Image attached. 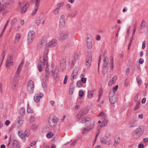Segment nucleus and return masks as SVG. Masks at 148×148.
Listing matches in <instances>:
<instances>
[{
	"instance_id": "obj_15",
	"label": "nucleus",
	"mask_w": 148,
	"mask_h": 148,
	"mask_svg": "<svg viewBox=\"0 0 148 148\" xmlns=\"http://www.w3.org/2000/svg\"><path fill=\"white\" fill-rule=\"evenodd\" d=\"M35 3L34 8L33 10V11L32 14V16L35 15L37 11H38V8L39 6L40 2H34Z\"/></svg>"
},
{
	"instance_id": "obj_43",
	"label": "nucleus",
	"mask_w": 148,
	"mask_h": 148,
	"mask_svg": "<svg viewBox=\"0 0 148 148\" xmlns=\"http://www.w3.org/2000/svg\"><path fill=\"white\" fill-rule=\"evenodd\" d=\"M42 85L44 90H46L47 89V86L46 82L43 81L42 82Z\"/></svg>"
},
{
	"instance_id": "obj_10",
	"label": "nucleus",
	"mask_w": 148,
	"mask_h": 148,
	"mask_svg": "<svg viewBox=\"0 0 148 148\" xmlns=\"http://www.w3.org/2000/svg\"><path fill=\"white\" fill-rule=\"evenodd\" d=\"M95 122L94 121L92 124L91 123V122H88L86 123V127L84 128V130L85 131H87L88 130L92 129L94 125Z\"/></svg>"
},
{
	"instance_id": "obj_14",
	"label": "nucleus",
	"mask_w": 148,
	"mask_h": 148,
	"mask_svg": "<svg viewBox=\"0 0 148 148\" xmlns=\"http://www.w3.org/2000/svg\"><path fill=\"white\" fill-rule=\"evenodd\" d=\"M92 58L91 56L88 55L86 60V65L87 66V68H89L91 62Z\"/></svg>"
},
{
	"instance_id": "obj_32",
	"label": "nucleus",
	"mask_w": 148,
	"mask_h": 148,
	"mask_svg": "<svg viewBox=\"0 0 148 148\" xmlns=\"http://www.w3.org/2000/svg\"><path fill=\"white\" fill-rule=\"evenodd\" d=\"M94 90H89L88 92L87 97L88 98H91L94 95Z\"/></svg>"
},
{
	"instance_id": "obj_44",
	"label": "nucleus",
	"mask_w": 148,
	"mask_h": 148,
	"mask_svg": "<svg viewBox=\"0 0 148 148\" xmlns=\"http://www.w3.org/2000/svg\"><path fill=\"white\" fill-rule=\"evenodd\" d=\"M22 68V66H21V64H19L17 69L16 74V75H19V74Z\"/></svg>"
},
{
	"instance_id": "obj_38",
	"label": "nucleus",
	"mask_w": 148,
	"mask_h": 148,
	"mask_svg": "<svg viewBox=\"0 0 148 148\" xmlns=\"http://www.w3.org/2000/svg\"><path fill=\"white\" fill-rule=\"evenodd\" d=\"M13 64V63L12 61L8 60H6L5 65L6 67H9L10 65H12Z\"/></svg>"
},
{
	"instance_id": "obj_48",
	"label": "nucleus",
	"mask_w": 148,
	"mask_h": 148,
	"mask_svg": "<svg viewBox=\"0 0 148 148\" xmlns=\"http://www.w3.org/2000/svg\"><path fill=\"white\" fill-rule=\"evenodd\" d=\"M17 19L16 18H14L13 19L11 22V25H13L15 23H16L17 22Z\"/></svg>"
},
{
	"instance_id": "obj_16",
	"label": "nucleus",
	"mask_w": 148,
	"mask_h": 148,
	"mask_svg": "<svg viewBox=\"0 0 148 148\" xmlns=\"http://www.w3.org/2000/svg\"><path fill=\"white\" fill-rule=\"evenodd\" d=\"M49 52V49H46L45 51V53L43 56V62L44 64H47L48 61V57L47 54Z\"/></svg>"
},
{
	"instance_id": "obj_24",
	"label": "nucleus",
	"mask_w": 148,
	"mask_h": 148,
	"mask_svg": "<svg viewBox=\"0 0 148 148\" xmlns=\"http://www.w3.org/2000/svg\"><path fill=\"white\" fill-rule=\"evenodd\" d=\"M101 142L103 144L106 145H109L110 144V140H107L105 138H101L100 140Z\"/></svg>"
},
{
	"instance_id": "obj_19",
	"label": "nucleus",
	"mask_w": 148,
	"mask_h": 148,
	"mask_svg": "<svg viewBox=\"0 0 148 148\" xmlns=\"http://www.w3.org/2000/svg\"><path fill=\"white\" fill-rule=\"evenodd\" d=\"M43 96L42 94H35L34 96V100L36 102L39 101L40 98Z\"/></svg>"
},
{
	"instance_id": "obj_63",
	"label": "nucleus",
	"mask_w": 148,
	"mask_h": 148,
	"mask_svg": "<svg viewBox=\"0 0 148 148\" xmlns=\"http://www.w3.org/2000/svg\"><path fill=\"white\" fill-rule=\"evenodd\" d=\"M86 79L84 77H82L81 79V81L84 83H85L86 82Z\"/></svg>"
},
{
	"instance_id": "obj_26",
	"label": "nucleus",
	"mask_w": 148,
	"mask_h": 148,
	"mask_svg": "<svg viewBox=\"0 0 148 148\" xmlns=\"http://www.w3.org/2000/svg\"><path fill=\"white\" fill-rule=\"evenodd\" d=\"M82 123H86L88 122H91V120L89 117H83L82 119Z\"/></svg>"
},
{
	"instance_id": "obj_56",
	"label": "nucleus",
	"mask_w": 148,
	"mask_h": 148,
	"mask_svg": "<svg viewBox=\"0 0 148 148\" xmlns=\"http://www.w3.org/2000/svg\"><path fill=\"white\" fill-rule=\"evenodd\" d=\"M43 63L44 65V66H46L45 71H46V72H47L48 73V72H49V70L48 69V62H47V64H45L44 63V62H43Z\"/></svg>"
},
{
	"instance_id": "obj_42",
	"label": "nucleus",
	"mask_w": 148,
	"mask_h": 148,
	"mask_svg": "<svg viewBox=\"0 0 148 148\" xmlns=\"http://www.w3.org/2000/svg\"><path fill=\"white\" fill-rule=\"evenodd\" d=\"M136 80L138 83V85L139 86L140 85L141 83L142 82V80L141 79L140 77L138 76L136 78Z\"/></svg>"
},
{
	"instance_id": "obj_33",
	"label": "nucleus",
	"mask_w": 148,
	"mask_h": 148,
	"mask_svg": "<svg viewBox=\"0 0 148 148\" xmlns=\"http://www.w3.org/2000/svg\"><path fill=\"white\" fill-rule=\"evenodd\" d=\"M13 145H11V148H14L13 147L14 145L16 146L17 148H19L20 146L16 140L13 141Z\"/></svg>"
},
{
	"instance_id": "obj_62",
	"label": "nucleus",
	"mask_w": 148,
	"mask_h": 148,
	"mask_svg": "<svg viewBox=\"0 0 148 148\" xmlns=\"http://www.w3.org/2000/svg\"><path fill=\"white\" fill-rule=\"evenodd\" d=\"M101 61V56H100L99 57V59L98 63V72H99V65Z\"/></svg>"
},
{
	"instance_id": "obj_64",
	"label": "nucleus",
	"mask_w": 148,
	"mask_h": 148,
	"mask_svg": "<svg viewBox=\"0 0 148 148\" xmlns=\"http://www.w3.org/2000/svg\"><path fill=\"white\" fill-rule=\"evenodd\" d=\"M139 95V93L138 92L136 94L135 96L134 97V100L136 101L138 99V96Z\"/></svg>"
},
{
	"instance_id": "obj_21",
	"label": "nucleus",
	"mask_w": 148,
	"mask_h": 148,
	"mask_svg": "<svg viewBox=\"0 0 148 148\" xmlns=\"http://www.w3.org/2000/svg\"><path fill=\"white\" fill-rule=\"evenodd\" d=\"M117 79V76L116 75L114 76L112 79L108 82V85L109 86H111L112 84L115 83Z\"/></svg>"
},
{
	"instance_id": "obj_34",
	"label": "nucleus",
	"mask_w": 148,
	"mask_h": 148,
	"mask_svg": "<svg viewBox=\"0 0 148 148\" xmlns=\"http://www.w3.org/2000/svg\"><path fill=\"white\" fill-rule=\"evenodd\" d=\"M115 142L114 143V146H116L119 144L120 142V138L119 137H116L114 139Z\"/></svg>"
},
{
	"instance_id": "obj_30",
	"label": "nucleus",
	"mask_w": 148,
	"mask_h": 148,
	"mask_svg": "<svg viewBox=\"0 0 148 148\" xmlns=\"http://www.w3.org/2000/svg\"><path fill=\"white\" fill-rule=\"evenodd\" d=\"M77 71H75L74 70L71 74V80H73L74 79H75L77 76Z\"/></svg>"
},
{
	"instance_id": "obj_8",
	"label": "nucleus",
	"mask_w": 148,
	"mask_h": 148,
	"mask_svg": "<svg viewBox=\"0 0 148 148\" xmlns=\"http://www.w3.org/2000/svg\"><path fill=\"white\" fill-rule=\"evenodd\" d=\"M58 44V41L55 39H53L47 44V46L50 47H53Z\"/></svg>"
},
{
	"instance_id": "obj_45",
	"label": "nucleus",
	"mask_w": 148,
	"mask_h": 148,
	"mask_svg": "<svg viewBox=\"0 0 148 148\" xmlns=\"http://www.w3.org/2000/svg\"><path fill=\"white\" fill-rule=\"evenodd\" d=\"M29 134L30 132L29 130H26L25 131L24 135L25 138V137H28Z\"/></svg>"
},
{
	"instance_id": "obj_5",
	"label": "nucleus",
	"mask_w": 148,
	"mask_h": 148,
	"mask_svg": "<svg viewBox=\"0 0 148 148\" xmlns=\"http://www.w3.org/2000/svg\"><path fill=\"white\" fill-rule=\"evenodd\" d=\"M34 86L32 81L30 80L28 82L27 85V90L30 94L33 93L34 90Z\"/></svg>"
},
{
	"instance_id": "obj_17",
	"label": "nucleus",
	"mask_w": 148,
	"mask_h": 148,
	"mask_svg": "<svg viewBox=\"0 0 148 148\" xmlns=\"http://www.w3.org/2000/svg\"><path fill=\"white\" fill-rule=\"evenodd\" d=\"M68 36V34L66 32H63L62 33L59 38L60 40L62 41L66 39Z\"/></svg>"
},
{
	"instance_id": "obj_58",
	"label": "nucleus",
	"mask_w": 148,
	"mask_h": 148,
	"mask_svg": "<svg viewBox=\"0 0 148 148\" xmlns=\"http://www.w3.org/2000/svg\"><path fill=\"white\" fill-rule=\"evenodd\" d=\"M74 88V87L70 88L69 91V95H72L73 93Z\"/></svg>"
},
{
	"instance_id": "obj_25",
	"label": "nucleus",
	"mask_w": 148,
	"mask_h": 148,
	"mask_svg": "<svg viewBox=\"0 0 148 148\" xmlns=\"http://www.w3.org/2000/svg\"><path fill=\"white\" fill-rule=\"evenodd\" d=\"M103 61L104 62L103 65L104 68H107L108 64V58L107 57H105L103 59Z\"/></svg>"
},
{
	"instance_id": "obj_6",
	"label": "nucleus",
	"mask_w": 148,
	"mask_h": 148,
	"mask_svg": "<svg viewBox=\"0 0 148 148\" xmlns=\"http://www.w3.org/2000/svg\"><path fill=\"white\" fill-rule=\"evenodd\" d=\"M19 76L15 75L14 79L13 81L12 86V88L13 90H15L16 89V86L18 84V82L19 79Z\"/></svg>"
},
{
	"instance_id": "obj_55",
	"label": "nucleus",
	"mask_w": 148,
	"mask_h": 148,
	"mask_svg": "<svg viewBox=\"0 0 148 148\" xmlns=\"http://www.w3.org/2000/svg\"><path fill=\"white\" fill-rule=\"evenodd\" d=\"M27 112L28 113H31L33 112V111L31 110L30 107L28 106L27 108Z\"/></svg>"
},
{
	"instance_id": "obj_40",
	"label": "nucleus",
	"mask_w": 148,
	"mask_h": 148,
	"mask_svg": "<svg viewBox=\"0 0 148 148\" xmlns=\"http://www.w3.org/2000/svg\"><path fill=\"white\" fill-rule=\"evenodd\" d=\"M79 112L83 116L88 113V111L87 110L84 109L81 111Z\"/></svg>"
},
{
	"instance_id": "obj_50",
	"label": "nucleus",
	"mask_w": 148,
	"mask_h": 148,
	"mask_svg": "<svg viewBox=\"0 0 148 148\" xmlns=\"http://www.w3.org/2000/svg\"><path fill=\"white\" fill-rule=\"evenodd\" d=\"M77 86L79 87H81L82 85V84L81 81L79 80L77 82Z\"/></svg>"
},
{
	"instance_id": "obj_3",
	"label": "nucleus",
	"mask_w": 148,
	"mask_h": 148,
	"mask_svg": "<svg viewBox=\"0 0 148 148\" xmlns=\"http://www.w3.org/2000/svg\"><path fill=\"white\" fill-rule=\"evenodd\" d=\"M35 37V32L33 30H30L29 32L27 38V43L28 45L32 43L34 40Z\"/></svg>"
},
{
	"instance_id": "obj_60",
	"label": "nucleus",
	"mask_w": 148,
	"mask_h": 148,
	"mask_svg": "<svg viewBox=\"0 0 148 148\" xmlns=\"http://www.w3.org/2000/svg\"><path fill=\"white\" fill-rule=\"evenodd\" d=\"M30 121L31 122H33L34 121V120H35V119H34V116H31L30 117Z\"/></svg>"
},
{
	"instance_id": "obj_29",
	"label": "nucleus",
	"mask_w": 148,
	"mask_h": 148,
	"mask_svg": "<svg viewBox=\"0 0 148 148\" xmlns=\"http://www.w3.org/2000/svg\"><path fill=\"white\" fill-rule=\"evenodd\" d=\"M47 43V40L45 39H44V38H42L41 39L40 42L39 43L38 45H39L43 46L46 45Z\"/></svg>"
},
{
	"instance_id": "obj_28",
	"label": "nucleus",
	"mask_w": 148,
	"mask_h": 148,
	"mask_svg": "<svg viewBox=\"0 0 148 148\" xmlns=\"http://www.w3.org/2000/svg\"><path fill=\"white\" fill-rule=\"evenodd\" d=\"M102 122V124L100 126V127H106L107 126V124L108 122V120L107 119H103Z\"/></svg>"
},
{
	"instance_id": "obj_20",
	"label": "nucleus",
	"mask_w": 148,
	"mask_h": 148,
	"mask_svg": "<svg viewBox=\"0 0 148 148\" xmlns=\"http://www.w3.org/2000/svg\"><path fill=\"white\" fill-rule=\"evenodd\" d=\"M61 67L63 71L64 69H66V62L65 60L64 59L62 60L61 61Z\"/></svg>"
},
{
	"instance_id": "obj_7",
	"label": "nucleus",
	"mask_w": 148,
	"mask_h": 148,
	"mask_svg": "<svg viewBox=\"0 0 148 148\" xmlns=\"http://www.w3.org/2000/svg\"><path fill=\"white\" fill-rule=\"evenodd\" d=\"M23 117L21 116H18L16 120L15 121V124L18 127H20L23 124Z\"/></svg>"
},
{
	"instance_id": "obj_53",
	"label": "nucleus",
	"mask_w": 148,
	"mask_h": 148,
	"mask_svg": "<svg viewBox=\"0 0 148 148\" xmlns=\"http://www.w3.org/2000/svg\"><path fill=\"white\" fill-rule=\"evenodd\" d=\"M82 116H83L79 112L77 114L76 117L77 119L79 120Z\"/></svg>"
},
{
	"instance_id": "obj_11",
	"label": "nucleus",
	"mask_w": 148,
	"mask_h": 148,
	"mask_svg": "<svg viewBox=\"0 0 148 148\" xmlns=\"http://www.w3.org/2000/svg\"><path fill=\"white\" fill-rule=\"evenodd\" d=\"M65 17L64 15H62L61 16L60 18L59 27L62 28L64 27L65 25Z\"/></svg>"
},
{
	"instance_id": "obj_47",
	"label": "nucleus",
	"mask_w": 148,
	"mask_h": 148,
	"mask_svg": "<svg viewBox=\"0 0 148 148\" xmlns=\"http://www.w3.org/2000/svg\"><path fill=\"white\" fill-rule=\"evenodd\" d=\"M110 57L111 59V63L112 64L111 66V68L113 69L114 68V58L112 56H111Z\"/></svg>"
},
{
	"instance_id": "obj_51",
	"label": "nucleus",
	"mask_w": 148,
	"mask_h": 148,
	"mask_svg": "<svg viewBox=\"0 0 148 148\" xmlns=\"http://www.w3.org/2000/svg\"><path fill=\"white\" fill-rule=\"evenodd\" d=\"M84 95V92L82 90H81L79 92V95L80 97H82Z\"/></svg>"
},
{
	"instance_id": "obj_59",
	"label": "nucleus",
	"mask_w": 148,
	"mask_h": 148,
	"mask_svg": "<svg viewBox=\"0 0 148 148\" xmlns=\"http://www.w3.org/2000/svg\"><path fill=\"white\" fill-rule=\"evenodd\" d=\"M68 79V76L67 75H65V78L64 79L63 84H65L66 83L67 80Z\"/></svg>"
},
{
	"instance_id": "obj_18",
	"label": "nucleus",
	"mask_w": 148,
	"mask_h": 148,
	"mask_svg": "<svg viewBox=\"0 0 148 148\" xmlns=\"http://www.w3.org/2000/svg\"><path fill=\"white\" fill-rule=\"evenodd\" d=\"M130 127L131 128H134L136 127L137 125V122L136 120H132L129 123Z\"/></svg>"
},
{
	"instance_id": "obj_36",
	"label": "nucleus",
	"mask_w": 148,
	"mask_h": 148,
	"mask_svg": "<svg viewBox=\"0 0 148 148\" xmlns=\"http://www.w3.org/2000/svg\"><path fill=\"white\" fill-rule=\"evenodd\" d=\"M77 10H74L69 15L68 17L71 18L73 17L77 14Z\"/></svg>"
},
{
	"instance_id": "obj_54",
	"label": "nucleus",
	"mask_w": 148,
	"mask_h": 148,
	"mask_svg": "<svg viewBox=\"0 0 148 148\" xmlns=\"http://www.w3.org/2000/svg\"><path fill=\"white\" fill-rule=\"evenodd\" d=\"M140 103H137L134 109V110H136L138 109L140 107Z\"/></svg>"
},
{
	"instance_id": "obj_23",
	"label": "nucleus",
	"mask_w": 148,
	"mask_h": 148,
	"mask_svg": "<svg viewBox=\"0 0 148 148\" xmlns=\"http://www.w3.org/2000/svg\"><path fill=\"white\" fill-rule=\"evenodd\" d=\"M18 135L19 137L23 141H25L26 140V138L25 137L23 131L21 130H19L18 132Z\"/></svg>"
},
{
	"instance_id": "obj_61",
	"label": "nucleus",
	"mask_w": 148,
	"mask_h": 148,
	"mask_svg": "<svg viewBox=\"0 0 148 148\" xmlns=\"http://www.w3.org/2000/svg\"><path fill=\"white\" fill-rule=\"evenodd\" d=\"M64 4V3L62 2V3H59L57 4V6L58 8H60L62 7Z\"/></svg>"
},
{
	"instance_id": "obj_35",
	"label": "nucleus",
	"mask_w": 148,
	"mask_h": 148,
	"mask_svg": "<svg viewBox=\"0 0 148 148\" xmlns=\"http://www.w3.org/2000/svg\"><path fill=\"white\" fill-rule=\"evenodd\" d=\"M147 27L146 23L145 22L144 20H142L140 25V28L141 29H143L144 28Z\"/></svg>"
},
{
	"instance_id": "obj_46",
	"label": "nucleus",
	"mask_w": 148,
	"mask_h": 148,
	"mask_svg": "<svg viewBox=\"0 0 148 148\" xmlns=\"http://www.w3.org/2000/svg\"><path fill=\"white\" fill-rule=\"evenodd\" d=\"M60 9L59 8H56L53 11V13L55 14H58L59 12Z\"/></svg>"
},
{
	"instance_id": "obj_2",
	"label": "nucleus",
	"mask_w": 148,
	"mask_h": 148,
	"mask_svg": "<svg viewBox=\"0 0 148 148\" xmlns=\"http://www.w3.org/2000/svg\"><path fill=\"white\" fill-rule=\"evenodd\" d=\"M3 2L4 3L3 4L2 7L3 9L5 10V13H6L10 8V4L13 3V1L12 0H3Z\"/></svg>"
},
{
	"instance_id": "obj_22",
	"label": "nucleus",
	"mask_w": 148,
	"mask_h": 148,
	"mask_svg": "<svg viewBox=\"0 0 148 148\" xmlns=\"http://www.w3.org/2000/svg\"><path fill=\"white\" fill-rule=\"evenodd\" d=\"M98 116L101 117L102 119H107V115L103 112H101L98 115Z\"/></svg>"
},
{
	"instance_id": "obj_31",
	"label": "nucleus",
	"mask_w": 148,
	"mask_h": 148,
	"mask_svg": "<svg viewBox=\"0 0 148 148\" xmlns=\"http://www.w3.org/2000/svg\"><path fill=\"white\" fill-rule=\"evenodd\" d=\"M38 71L39 72H41L42 71V68L43 67L44 64L43 63V60L42 62H41L40 63V62L38 63Z\"/></svg>"
},
{
	"instance_id": "obj_37",
	"label": "nucleus",
	"mask_w": 148,
	"mask_h": 148,
	"mask_svg": "<svg viewBox=\"0 0 148 148\" xmlns=\"http://www.w3.org/2000/svg\"><path fill=\"white\" fill-rule=\"evenodd\" d=\"M19 113L21 115L19 116H22L23 117V116L25 114V110L23 108H21L19 110Z\"/></svg>"
},
{
	"instance_id": "obj_27",
	"label": "nucleus",
	"mask_w": 148,
	"mask_h": 148,
	"mask_svg": "<svg viewBox=\"0 0 148 148\" xmlns=\"http://www.w3.org/2000/svg\"><path fill=\"white\" fill-rule=\"evenodd\" d=\"M29 3L28 2L26 3L25 5L21 8V13H24L26 11L27 9L29 7Z\"/></svg>"
},
{
	"instance_id": "obj_39",
	"label": "nucleus",
	"mask_w": 148,
	"mask_h": 148,
	"mask_svg": "<svg viewBox=\"0 0 148 148\" xmlns=\"http://www.w3.org/2000/svg\"><path fill=\"white\" fill-rule=\"evenodd\" d=\"M103 94V90L101 88H100L99 90L98 97L99 99L97 100L98 101H99L101 98V96Z\"/></svg>"
},
{
	"instance_id": "obj_9",
	"label": "nucleus",
	"mask_w": 148,
	"mask_h": 148,
	"mask_svg": "<svg viewBox=\"0 0 148 148\" xmlns=\"http://www.w3.org/2000/svg\"><path fill=\"white\" fill-rule=\"evenodd\" d=\"M86 45L87 48L89 49H91L92 47V40L89 37H88L86 40Z\"/></svg>"
},
{
	"instance_id": "obj_13",
	"label": "nucleus",
	"mask_w": 148,
	"mask_h": 148,
	"mask_svg": "<svg viewBox=\"0 0 148 148\" xmlns=\"http://www.w3.org/2000/svg\"><path fill=\"white\" fill-rule=\"evenodd\" d=\"M109 101L110 103L112 104H114L117 101V99L116 96L114 95H111L109 96Z\"/></svg>"
},
{
	"instance_id": "obj_1",
	"label": "nucleus",
	"mask_w": 148,
	"mask_h": 148,
	"mask_svg": "<svg viewBox=\"0 0 148 148\" xmlns=\"http://www.w3.org/2000/svg\"><path fill=\"white\" fill-rule=\"evenodd\" d=\"M144 132V128L142 126H140L132 132L133 137L135 139L141 137Z\"/></svg>"
},
{
	"instance_id": "obj_52",
	"label": "nucleus",
	"mask_w": 148,
	"mask_h": 148,
	"mask_svg": "<svg viewBox=\"0 0 148 148\" xmlns=\"http://www.w3.org/2000/svg\"><path fill=\"white\" fill-rule=\"evenodd\" d=\"M31 127L33 130H35L37 128L38 126L37 125L34 124L32 125Z\"/></svg>"
},
{
	"instance_id": "obj_49",
	"label": "nucleus",
	"mask_w": 148,
	"mask_h": 148,
	"mask_svg": "<svg viewBox=\"0 0 148 148\" xmlns=\"http://www.w3.org/2000/svg\"><path fill=\"white\" fill-rule=\"evenodd\" d=\"M53 136V134L51 132H49L47 135V136L48 138H51Z\"/></svg>"
},
{
	"instance_id": "obj_41",
	"label": "nucleus",
	"mask_w": 148,
	"mask_h": 148,
	"mask_svg": "<svg viewBox=\"0 0 148 148\" xmlns=\"http://www.w3.org/2000/svg\"><path fill=\"white\" fill-rule=\"evenodd\" d=\"M21 38V36L19 33H17L16 34L15 39L17 42H18L20 40Z\"/></svg>"
},
{
	"instance_id": "obj_4",
	"label": "nucleus",
	"mask_w": 148,
	"mask_h": 148,
	"mask_svg": "<svg viewBox=\"0 0 148 148\" xmlns=\"http://www.w3.org/2000/svg\"><path fill=\"white\" fill-rule=\"evenodd\" d=\"M58 120L59 119L58 118L50 116L48 120L49 125L51 127H54Z\"/></svg>"
},
{
	"instance_id": "obj_57",
	"label": "nucleus",
	"mask_w": 148,
	"mask_h": 148,
	"mask_svg": "<svg viewBox=\"0 0 148 148\" xmlns=\"http://www.w3.org/2000/svg\"><path fill=\"white\" fill-rule=\"evenodd\" d=\"M118 86L117 85L114 87L113 88V92H115L117 90L118 88Z\"/></svg>"
},
{
	"instance_id": "obj_12",
	"label": "nucleus",
	"mask_w": 148,
	"mask_h": 148,
	"mask_svg": "<svg viewBox=\"0 0 148 148\" xmlns=\"http://www.w3.org/2000/svg\"><path fill=\"white\" fill-rule=\"evenodd\" d=\"M52 73L54 78L56 80H57L59 79V72L58 69L57 68H55L54 70L52 71Z\"/></svg>"
}]
</instances>
